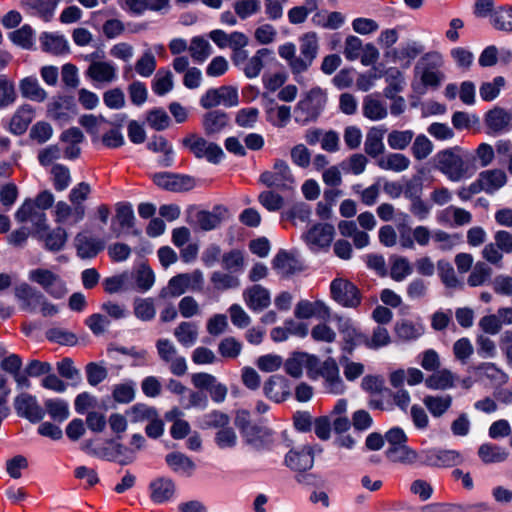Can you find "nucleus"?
Returning <instances> with one entry per match:
<instances>
[{"label":"nucleus","instance_id":"f257e3e1","mask_svg":"<svg viewBox=\"0 0 512 512\" xmlns=\"http://www.w3.org/2000/svg\"><path fill=\"white\" fill-rule=\"evenodd\" d=\"M300 55H296V46L293 43H286L278 48L279 56L284 59L295 80L303 83L302 73L306 72L313 64L318 55L319 43L315 32H308L299 38Z\"/></svg>","mask_w":512,"mask_h":512},{"label":"nucleus","instance_id":"f03ea898","mask_svg":"<svg viewBox=\"0 0 512 512\" xmlns=\"http://www.w3.org/2000/svg\"><path fill=\"white\" fill-rule=\"evenodd\" d=\"M468 161V154L458 146L439 151L435 156L436 168L453 182L472 175Z\"/></svg>","mask_w":512,"mask_h":512},{"label":"nucleus","instance_id":"7ed1b4c3","mask_svg":"<svg viewBox=\"0 0 512 512\" xmlns=\"http://www.w3.org/2000/svg\"><path fill=\"white\" fill-rule=\"evenodd\" d=\"M326 102L327 97L324 91L319 87L312 88L295 106V121L301 125L316 121Z\"/></svg>","mask_w":512,"mask_h":512},{"label":"nucleus","instance_id":"20e7f679","mask_svg":"<svg viewBox=\"0 0 512 512\" xmlns=\"http://www.w3.org/2000/svg\"><path fill=\"white\" fill-rule=\"evenodd\" d=\"M313 370L309 378L313 380L319 377L323 378V386L326 392L336 395L344 393L346 386L340 377L339 367L333 358L329 357L321 362L317 357V364Z\"/></svg>","mask_w":512,"mask_h":512},{"label":"nucleus","instance_id":"39448f33","mask_svg":"<svg viewBox=\"0 0 512 512\" xmlns=\"http://www.w3.org/2000/svg\"><path fill=\"white\" fill-rule=\"evenodd\" d=\"M181 143L197 159L205 158L212 164L220 163L224 157V152L218 144L209 142L196 133L188 134L181 140Z\"/></svg>","mask_w":512,"mask_h":512},{"label":"nucleus","instance_id":"423d86ee","mask_svg":"<svg viewBox=\"0 0 512 512\" xmlns=\"http://www.w3.org/2000/svg\"><path fill=\"white\" fill-rule=\"evenodd\" d=\"M330 293L334 301L346 308H356L361 303L360 290L347 279H334L330 284Z\"/></svg>","mask_w":512,"mask_h":512},{"label":"nucleus","instance_id":"0eeeda50","mask_svg":"<svg viewBox=\"0 0 512 512\" xmlns=\"http://www.w3.org/2000/svg\"><path fill=\"white\" fill-rule=\"evenodd\" d=\"M29 279L39 284L49 295L56 299L64 297L67 289L64 281L48 269H34L29 272Z\"/></svg>","mask_w":512,"mask_h":512},{"label":"nucleus","instance_id":"6e6552de","mask_svg":"<svg viewBox=\"0 0 512 512\" xmlns=\"http://www.w3.org/2000/svg\"><path fill=\"white\" fill-rule=\"evenodd\" d=\"M259 181L267 187L281 190L289 189L294 178L288 164L281 159L275 161L272 171H265L260 175Z\"/></svg>","mask_w":512,"mask_h":512},{"label":"nucleus","instance_id":"1a4fd4ad","mask_svg":"<svg viewBox=\"0 0 512 512\" xmlns=\"http://www.w3.org/2000/svg\"><path fill=\"white\" fill-rule=\"evenodd\" d=\"M238 103V91L232 86H221L218 89H208L200 99V104L205 109H210L220 104L225 107H234L237 106Z\"/></svg>","mask_w":512,"mask_h":512},{"label":"nucleus","instance_id":"9d476101","mask_svg":"<svg viewBox=\"0 0 512 512\" xmlns=\"http://www.w3.org/2000/svg\"><path fill=\"white\" fill-rule=\"evenodd\" d=\"M15 218L18 222L23 223L30 221L33 226L32 236L38 237L39 234L47 231L49 226L47 224V216L44 211L36 209L31 200H25L20 208L15 213Z\"/></svg>","mask_w":512,"mask_h":512},{"label":"nucleus","instance_id":"9b49d317","mask_svg":"<svg viewBox=\"0 0 512 512\" xmlns=\"http://www.w3.org/2000/svg\"><path fill=\"white\" fill-rule=\"evenodd\" d=\"M332 320L336 322L337 329L343 338L342 350L352 354L357 345L364 343V334H362L354 325L352 319L335 314Z\"/></svg>","mask_w":512,"mask_h":512},{"label":"nucleus","instance_id":"f8f14e48","mask_svg":"<svg viewBox=\"0 0 512 512\" xmlns=\"http://www.w3.org/2000/svg\"><path fill=\"white\" fill-rule=\"evenodd\" d=\"M152 179L158 187L173 192L189 191L195 187V179L189 175L159 172Z\"/></svg>","mask_w":512,"mask_h":512},{"label":"nucleus","instance_id":"ddd939ff","mask_svg":"<svg viewBox=\"0 0 512 512\" xmlns=\"http://www.w3.org/2000/svg\"><path fill=\"white\" fill-rule=\"evenodd\" d=\"M14 408L18 416L26 418L32 423L40 422L45 416V411L38 404L36 397L28 393L16 396Z\"/></svg>","mask_w":512,"mask_h":512},{"label":"nucleus","instance_id":"4468645a","mask_svg":"<svg viewBox=\"0 0 512 512\" xmlns=\"http://www.w3.org/2000/svg\"><path fill=\"white\" fill-rule=\"evenodd\" d=\"M285 465L295 472H306L314 465L313 447L309 445L291 449L285 456Z\"/></svg>","mask_w":512,"mask_h":512},{"label":"nucleus","instance_id":"2eb2a0df","mask_svg":"<svg viewBox=\"0 0 512 512\" xmlns=\"http://www.w3.org/2000/svg\"><path fill=\"white\" fill-rule=\"evenodd\" d=\"M317 364V356L306 352H293L285 361L284 369L288 375L293 378H300L303 368H306L307 375L310 377L311 371H314Z\"/></svg>","mask_w":512,"mask_h":512},{"label":"nucleus","instance_id":"dca6fc26","mask_svg":"<svg viewBox=\"0 0 512 512\" xmlns=\"http://www.w3.org/2000/svg\"><path fill=\"white\" fill-rule=\"evenodd\" d=\"M462 462L463 457L455 450L431 449L423 455V463L433 467H454Z\"/></svg>","mask_w":512,"mask_h":512},{"label":"nucleus","instance_id":"f3484780","mask_svg":"<svg viewBox=\"0 0 512 512\" xmlns=\"http://www.w3.org/2000/svg\"><path fill=\"white\" fill-rule=\"evenodd\" d=\"M394 333L397 340L401 342H413L422 337L425 333V326L420 319H400L394 325Z\"/></svg>","mask_w":512,"mask_h":512},{"label":"nucleus","instance_id":"a211bd4d","mask_svg":"<svg viewBox=\"0 0 512 512\" xmlns=\"http://www.w3.org/2000/svg\"><path fill=\"white\" fill-rule=\"evenodd\" d=\"M263 392L270 400L280 403L290 395V383L282 375H272L264 383Z\"/></svg>","mask_w":512,"mask_h":512},{"label":"nucleus","instance_id":"6ab92c4d","mask_svg":"<svg viewBox=\"0 0 512 512\" xmlns=\"http://www.w3.org/2000/svg\"><path fill=\"white\" fill-rule=\"evenodd\" d=\"M150 498L154 503L161 504L171 500L175 494L174 481L168 477H157L149 484Z\"/></svg>","mask_w":512,"mask_h":512},{"label":"nucleus","instance_id":"aec40b11","mask_svg":"<svg viewBox=\"0 0 512 512\" xmlns=\"http://www.w3.org/2000/svg\"><path fill=\"white\" fill-rule=\"evenodd\" d=\"M243 298L252 311H262L271 303L270 292L259 284H255L243 291Z\"/></svg>","mask_w":512,"mask_h":512},{"label":"nucleus","instance_id":"412c9836","mask_svg":"<svg viewBox=\"0 0 512 512\" xmlns=\"http://www.w3.org/2000/svg\"><path fill=\"white\" fill-rule=\"evenodd\" d=\"M273 60H275L273 50L269 48H261L257 50L251 58H249L242 67V71L247 78H256L260 75L265 64Z\"/></svg>","mask_w":512,"mask_h":512},{"label":"nucleus","instance_id":"4be33fe9","mask_svg":"<svg viewBox=\"0 0 512 512\" xmlns=\"http://www.w3.org/2000/svg\"><path fill=\"white\" fill-rule=\"evenodd\" d=\"M245 443L255 449H263L273 443L272 432L259 424H254L241 433Z\"/></svg>","mask_w":512,"mask_h":512},{"label":"nucleus","instance_id":"5701e85b","mask_svg":"<svg viewBox=\"0 0 512 512\" xmlns=\"http://www.w3.org/2000/svg\"><path fill=\"white\" fill-rule=\"evenodd\" d=\"M75 105L71 98L58 97L48 104L47 112L51 119L59 123H66L74 114Z\"/></svg>","mask_w":512,"mask_h":512},{"label":"nucleus","instance_id":"b1692460","mask_svg":"<svg viewBox=\"0 0 512 512\" xmlns=\"http://www.w3.org/2000/svg\"><path fill=\"white\" fill-rule=\"evenodd\" d=\"M230 122L229 115L222 110H212L203 115L202 127L207 136L222 132Z\"/></svg>","mask_w":512,"mask_h":512},{"label":"nucleus","instance_id":"393cba45","mask_svg":"<svg viewBox=\"0 0 512 512\" xmlns=\"http://www.w3.org/2000/svg\"><path fill=\"white\" fill-rule=\"evenodd\" d=\"M75 247L80 258L91 259L104 249L105 244L101 239L78 233L75 237Z\"/></svg>","mask_w":512,"mask_h":512},{"label":"nucleus","instance_id":"a878e982","mask_svg":"<svg viewBox=\"0 0 512 512\" xmlns=\"http://www.w3.org/2000/svg\"><path fill=\"white\" fill-rule=\"evenodd\" d=\"M273 268L283 276H290L303 270L302 263L292 254L280 250L272 261Z\"/></svg>","mask_w":512,"mask_h":512},{"label":"nucleus","instance_id":"bb28decb","mask_svg":"<svg viewBox=\"0 0 512 512\" xmlns=\"http://www.w3.org/2000/svg\"><path fill=\"white\" fill-rule=\"evenodd\" d=\"M335 235L334 226L328 223L314 225L305 235L308 244L328 247Z\"/></svg>","mask_w":512,"mask_h":512},{"label":"nucleus","instance_id":"cd10ccee","mask_svg":"<svg viewBox=\"0 0 512 512\" xmlns=\"http://www.w3.org/2000/svg\"><path fill=\"white\" fill-rule=\"evenodd\" d=\"M15 296L22 302L21 307L27 311H35L43 302V294L27 283H22L15 288Z\"/></svg>","mask_w":512,"mask_h":512},{"label":"nucleus","instance_id":"c85d7f7f","mask_svg":"<svg viewBox=\"0 0 512 512\" xmlns=\"http://www.w3.org/2000/svg\"><path fill=\"white\" fill-rule=\"evenodd\" d=\"M86 75L95 82L111 83L117 77L113 64L104 61H92L86 70Z\"/></svg>","mask_w":512,"mask_h":512},{"label":"nucleus","instance_id":"c756f323","mask_svg":"<svg viewBox=\"0 0 512 512\" xmlns=\"http://www.w3.org/2000/svg\"><path fill=\"white\" fill-rule=\"evenodd\" d=\"M85 216V206L75 205L71 207L64 201L57 202L55 206V222L64 224L71 218V224H76Z\"/></svg>","mask_w":512,"mask_h":512},{"label":"nucleus","instance_id":"7c9ffc66","mask_svg":"<svg viewBox=\"0 0 512 512\" xmlns=\"http://www.w3.org/2000/svg\"><path fill=\"white\" fill-rule=\"evenodd\" d=\"M37 240L44 243V247L51 252H59L61 251L68 239V234L66 230L62 227H56L53 230H47L38 237Z\"/></svg>","mask_w":512,"mask_h":512},{"label":"nucleus","instance_id":"2f4dec72","mask_svg":"<svg viewBox=\"0 0 512 512\" xmlns=\"http://www.w3.org/2000/svg\"><path fill=\"white\" fill-rule=\"evenodd\" d=\"M385 130L373 127L371 128L364 142V151L367 155L374 159H378L385 151V146L383 143Z\"/></svg>","mask_w":512,"mask_h":512},{"label":"nucleus","instance_id":"473e14b6","mask_svg":"<svg viewBox=\"0 0 512 512\" xmlns=\"http://www.w3.org/2000/svg\"><path fill=\"white\" fill-rule=\"evenodd\" d=\"M34 118V110L30 105L21 106L10 120V131L15 135L23 134Z\"/></svg>","mask_w":512,"mask_h":512},{"label":"nucleus","instance_id":"72a5a7b5","mask_svg":"<svg viewBox=\"0 0 512 512\" xmlns=\"http://www.w3.org/2000/svg\"><path fill=\"white\" fill-rule=\"evenodd\" d=\"M477 453L484 464L501 463L509 457V452L505 448L492 443L482 444Z\"/></svg>","mask_w":512,"mask_h":512},{"label":"nucleus","instance_id":"f704fd0d","mask_svg":"<svg viewBox=\"0 0 512 512\" xmlns=\"http://www.w3.org/2000/svg\"><path fill=\"white\" fill-rule=\"evenodd\" d=\"M165 461L173 472L191 476L195 470V463L186 455L179 452H172L166 455Z\"/></svg>","mask_w":512,"mask_h":512},{"label":"nucleus","instance_id":"c9c22d12","mask_svg":"<svg viewBox=\"0 0 512 512\" xmlns=\"http://www.w3.org/2000/svg\"><path fill=\"white\" fill-rule=\"evenodd\" d=\"M481 182L484 186V192L493 194L507 182V176L504 171L500 169H491L482 171L479 174Z\"/></svg>","mask_w":512,"mask_h":512},{"label":"nucleus","instance_id":"e433bc0d","mask_svg":"<svg viewBox=\"0 0 512 512\" xmlns=\"http://www.w3.org/2000/svg\"><path fill=\"white\" fill-rule=\"evenodd\" d=\"M387 87L384 89L386 98H394V95L400 93L405 87V78L403 73L396 67H390L384 72Z\"/></svg>","mask_w":512,"mask_h":512},{"label":"nucleus","instance_id":"4c0bfd02","mask_svg":"<svg viewBox=\"0 0 512 512\" xmlns=\"http://www.w3.org/2000/svg\"><path fill=\"white\" fill-rule=\"evenodd\" d=\"M456 376L448 369L436 370L425 379L426 387L434 390H446L454 387Z\"/></svg>","mask_w":512,"mask_h":512},{"label":"nucleus","instance_id":"58836bf2","mask_svg":"<svg viewBox=\"0 0 512 512\" xmlns=\"http://www.w3.org/2000/svg\"><path fill=\"white\" fill-rule=\"evenodd\" d=\"M376 164L383 170H391L394 172H402L410 166V160L401 153H389L377 159Z\"/></svg>","mask_w":512,"mask_h":512},{"label":"nucleus","instance_id":"ea45409f","mask_svg":"<svg viewBox=\"0 0 512 512\" xmlns=\"http://www.w3.org/2000/svg\"><path fill=\"white\" fill-rule=\"evenodd\" d=\"M453 398L451 395H427L423 403L434 417L443 416L451 407Z\"/></svg>","mask_w":512,"mask_h":512},{"label":"nucleus","instance_id":"a19ab883","mask_svg":"<svg viewBox=\"0 0 512 512\" xmlns=\"http://www.w3.org/2000/svg\"><path fill=\"white\" fill-rule=\"evenodd\" d=\"M511 117L502 108L489 110L485 116V123L494 133H500L506 130L510 125Z\"/></svg>","mask_w":512,"mask_h":512},{"label":"nucleus","instance_id":"79ce46f5","mask_svg":"<svg viewBox=\"0 0 512 512\" xmlns=\"http://www.w3.org/2000/svg\"><path fill=\"white\" fill-rule=\"evenodd\" d=\"M20 91L24 98L35 102H43L47 98V92L40 86L34 77H26L20 82Z\"/></svg>","mask_w":512,"mask_h":512},{"label":"nucleus","instance_id":"37998d69","mask_svg":"<svg viewBox=\"0 0 512 512\" xmlns=\"http://www.w3.org/2000/svg\"><path fill=\"white\" fill-rule=\"evenodd\" d=\"M59 0H22V6L35 10L37 15L48 22L53 18Z\"/></svg>","mask_w":512,"mask_h":512},{"label":"nucleus","instance_id":"c03bdc74","mask_svg":"<svg viewBox=\"0 0 512 512\" xmlns=\"http://www.w3.org/2000/svg\"><path fill=\"white\" fill-rule=\"evenodd\" d=\"M188 51L195 62L203 63L212 54V46L204 37L195 36L190 41Z\"/></svg>","mask_w":512,"mask_h":512},{"label":"nucleus","instance_id":"a18cd8bd","mask_svg":"<svg viewBox=\"0 0 512 512\" xmlns=\"http://www.w3.org/2000/svg\"><path fill=\"white\" fill-rule=\"evenodd\" d=\"M177 341L185 346H192L198 338V327L193 322H181L174 330Z\"/></svg>","mask_w":512,"mask_h":512},{"label":"nucleus","instance_id":"49530a36","mask_svg":"<svg viewBox=\"0 0 512 512\" xmlns=\"http://www.w3.org/2000/svg\"><path fill=\"white\" fill-rule=\"evenodd\" d=\"M40 41L44 51L59 55L67 51V41L63 36L54 35L51 33L44 32Z\"/></svg>","mask_w":512,"mask_h":512},{"label":"nucleus","instance_id":"de8ad7c7","mask_svg":"<svg viewBox=\"0 0 512 512\" xmlns=\"http://www.w3.org/2000/svg\"><path fill=\"white\" fill-rule=\"evenodd\" d=\"M210 281L219 291L236 289L240 286L239 278L230 272L215 271L211 274Z\"/></svg>","mask_w":512,"mask_h":512},{"label":"nucleus","instance_id":"09e8293b","mask_svg":"<svg viewBox=\"0 0 512 512\" xmlns=\"http://www.w3.org/2000/svg\"><path fill=\"white\" fill-rule=\"evenodd\" d=\"M363 115L370 120H381L387 116V108L384 103L369 95L363 101Z\"/></svg>","mask_w":512,"mask_h":512},{"label":"nucleus","instance_id":"8fccbe9b","mask_svg":"<svg viewBox=\"0 0 512 512\" xmlns=\"http://www.w3.org/2000/svg\"><path fill=\"white\" fill-rule=\"evenodd\" d=\"M491 23L497 30L512 33V6L495 10L491 15Z\"/></svg>","mask_w":512,"mask_h":512},{"label":"nucleus","instance_id":"3c124183","mask_svg":"<svg viewBox=\"0 0 512 512\" xmlns=\"http://www.w3.org/2000/svg\"><path fill=\"white\" fill-rule=\"evenodd\" d=\"M187 290H189L188 283L185 279V275L182 273L169 280L168 285L160 291L159 297L163 299L168 297H178L184 294Z\"/></svg>","mask_w":512,"mask_h":512},{"label":"nucleus","instance_id":"603ef678","mask_svg":"<svg viewBox=\"0 0 512 512\" xmlns=\"http://www.w3.org/2000/svg\"><path fill=\"white\" fill-rule=\"evenodd\" d=\"M221 265L227 272L233 274L241 272L244 268V256L242 251L234 249L224 253L221 257Z\"/></svg>","mask_w":512,"mask_h":512},{"label":"nucleus","instance_id":"864d4df0","mask_svg":"<svg viewBox=\"0 0 512 512\" xmlns=\"http://www.w3.org/2000/svg\"><path fill=\"white\" fill-rule=\"evenodd\" d=\"M17 98L14 82L6 75H0V109L12 105Z\"/></svg>","mask_w":512,"mask_h":512},{"label":"nucleus","instance_id":"5fc2aeb1","mask_svg":"<svg viewBox=\"0 0 512 512\" xmlns=\"http://www.w3.org/2000/svg\"><path fill=\"white\" fill-rule=\"evenodd\" d=\"M51 179L56 191L66 190L71 183V174L68 167L62 164H55L51 169Z\"/></svg>","mask_w":512,"mask_h":512},{"label":"nucleus","instance_id":"6e6d98bb","mask_svg":"<svg viewBox=\"0 0 512 512\" xmlns=\"http://www.w3.org/2000/svg\"><path fill=\"white\" fill-rule=\"evenodd\" d=\"M476 370L482 372L495 386H501L508 381V375L494 363H481Z\"/></svg>","mask_w":512,"mask_h":512},{"label":"nucleus","instance_id":"4d7b16f0","mask_svg":"<svg viewBox=\"0 0 512 512\" xmlns=\"http://www.w3.org/2000/svg\"><path fill=\"white\" fill-rule=\"evenodd\" d=\"M221 211H222L221 207H215L212 212H209V211L198 212L196 215V218H197V222H198L200 228L205 231H209V230L217 228L222 221Z\"/></svg>","mask_w":512,"mask_h":512},{"label":"nucleus","instance_id":"13d9d810","mask_svg":"<svg viewBox=\"0 0 512 512\" xmlns=\"http://www.w3.org/2000/svg\"><path fill=\"white\" fill-rule=\"evenodd\" d=\"M229 423L230 417L228 414L219 410H213L202 416L200 426L202 429H221L224 426L229 425Z\"/></svg>","mask_w":512,"mask_h":512},{"label":"nucleus","instance_id":"bf43d9fd","mask_svg":"<svg viewBox=\"0 0 512 512\" xmlns=\"http://www.w3.org/2000/svg\"><path fill=\"white\" fill-rule=\"evenodd\" d=\"M44 405L47 413L55 421L62 422L69 416L68 403L62 399H48Z\"/></svg>","mask_w":512,"mask_h":512},{"label":"nucleus","instance_id":"052dcab7","mask_svg":"<svg viewBox=\"0 0 512 512\" xmlns=\"http://www.w3.org/2000/svg\"><path fill=\"white\" fill-rule=\"evenodd\" d=\"M79 123L86 129L87 133L93 137V141H96L99 139L102 132V125L108 123V121L102 116L89 114L83 115Z\"/></svg>","mask_w":512,"mask_h":512},{"label":"nucleus","instance_id":"680f3d73","mask_svg":"<svg viewBox=\"0 0 512 512\" xmlns=\"http://www.w3.org/2000/svg\"><path fill=\"white\" fill-rule=\"evenodd\" d=\"M391 343V336L387 328L378 325L374 328L372 337L368 338L364 335V343L368 348L378 349Z\"/></svg>","mask_w":512,"mask_h":512},{"label":"nucleus","instance_id":"e2e57ef3","mask_svg":"<svg viewBox=\"0 0 512 512\" xmlns=\"http://www.w3.org/2000/svg\"><path fill=\"white\" fill-rule=\"evenodd\" d=\"M115 218L122 229L133 228L135 224V215L132 205L127 202L117 203Z\"/></svg>","mask_w":512,"mask_h":512},{"label":"nucleus","instance_id":"0e129e2a","mask_svg":"<svg viewBox=\"0 0 512 512\" xmlns=\"http://www.w3.org/2000/svg\"><path fill=\"white\" fill-rule=\"evenodd\" d=\"M130 274L123 272L119 275L107 277L103 281L105 292L109 294L117 293L129 289Z\"/></svg>","mask_w":512,"mask_h":512},{"label":"nucleus","instance_id":"69168bd1","mask_svg":"<svg viewBox=\"0 0 512 512\" xmlns=\"http://www.w3.org/2000/svg\"><path fill=\"white\" fill-rule=\"evenodd\" d=\"M173 88L172 73L169 70H158L153 80L152 89L155 94L163 96Z\"/></svg>","mask_w":512,"mask_h":512},{"label":"nucleus","instance_id":"338daca9","mask_svg":"<svg viewBox=\"0 0 512 512\" xmlns=\"http://www.w3.org/2000/svg\"><path fill=\"white\" fill-rule=\"evenodd\" d=\"M492 275V269L484 262H477L468 277V284L471 287L483 285Z\"/></svg>","mask_w":512,"mask_h":512},{"label":"nucleus","instance_id":"774afa93","mask_svg":"<svg viewBox=\"0 0 512 512\" xmlns=\"http://www.w3.org/2000/svg\"><path fill=\"white\" fill-rule=\"evenodd\" d=\"M413 136L414 133L411 130H393L388 134L387 142L394 150H404L411 143Z\"/></svg>","mask_w":512,"mask_h":512}]
</instances>
